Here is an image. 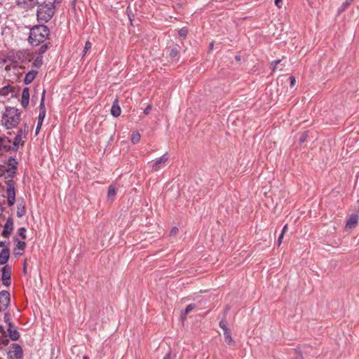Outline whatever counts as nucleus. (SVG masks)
Wrapping results in <instances>:
<instances>
[{
	"instance_id": "4d7b16f0",
	"label": "nucleus",
	"mask_w": 359,
	"mask_h": 359,
	"mask_svg": "<svg viewBox=\"0 0 359 359\" xmlns=\"http://www.w3.org/2000/svg\"><path fill=\"white\" fill-rule=\"evenodd\" d=\"M62 1V0H54L53 3H54V5L55 4H60Z\"/></svg>"
},
{
	"instance_id": "c03bdc74",
	"label": "nucleus",
	"mask_w": 359,
	"mask_h": 359,
	"mask_svg": "<svg viewBox=\"0 0 359 359\" xmlns=\"http://www.w3.org/2000/svg\"><path fill=\"white\" fill-rule=\"evenodd\" d=\"M290 86L293 87L295 84V78L293 76H290Z\"/></svg>"
},
{
	"instance_id": "ddd939ff",
	"label": "nucleus",
	"mask_w": 359,
	"mask_h": 359,
	"mask_svg": "<svg viewBox=\"0 0 359 359\" xmlns=\"http://www.w3.org/2000/svg\"><path fill=\"white\" fill-rule=\"evenodd\" d=\"M168 160V154H164L162 156L157 158L155 162L152 164L151 170L154 172L158 171L161 165Z\"/></svg>"
},
{
	"instance_id": "4be33fe9",
	"label": "nucleus",
	"mask_w": 359,
	"mask_h": 359,
	"mask_svg": "<svg viewBox=\"0 0 359 359\" xmlns=\"http://www.w3.org/2000/svg\"><path fill=\"white\" fill-rule=\"evenodd\" d=\"M16 170H12L11 168H6L5 166L4 168V170H2L1 172L0 173V177H1L4 173H7V176L6 177V179L10 178L13 179L16 175Z\"/></svg>"
},
{
	"instance_id": "473e14b6",
	"label": "nucleus",
	"mask_w": 359,
	"mask_h": 359,
	"mask_svg": "<svg viewBox=\"0 0 359 359\" xmlns=\"http://www.w3.org/2000/svg\"><path fill=\"white\" fill-rule=\"evenodd\" d=\"M26 229L25 227H20L18 230V235L21 237L22 240H25L27 238L26 234Z\"/></svg>"
},
{
	"instance_id": "0e129e2a",
	"label": "nucleus",
	"mask_w": 359,
	"mask_h": 359,
	"mask_svg": "<svg viewBox=\"0 0 359 359\" xmlns=\"http://www.w3.org/2000/svg\"><path fill=\"white\" fill-rule=\"evenodd\" d=\"M16 255L20 256L22 255V253H15Z\"/></svg>"
},
{
	"instance_id": "58836bf2",
	"label": "nucleus",
	"mask_w": 359,
	"mask_h": 359,
	"mask_svg": "<svg viewBox=\"0 0 359 359\" xmlns=\"http://www.w3.org/2000/svg\"><path fill=\"white\" fill-rule=\"evenodd\" d=\"M91 46H92V44L90 41H86V44H85V47L83 48V55H84L89 49L91 48Z\"/></svg>"
},
{
	"instance_id": "cd10ccee",
	"label": "nucleus",
	"mask_w": 359,
	"mask_h": 359,
	"mask_svg": "<svg viewBox=\"0 0 359 359\" xmlns=\"http://www.w3.org/2000/svg\"><path fill=\"white\" fill-rule=\"evenodd\" d=\"M13 91H14V87L10 86V85H7V86L3 87L0 90V95H1L3 96H6L8 95L9 93L13 92Z\"/></svg>"
},
{
	"instance_id": "412c9836",
	"label": "nucleus",
	"mask_w": 359,
	"mask_h": 359,
	"mask_svg": "<svg viewBox=\"0 0 359 359\" xmlns=\"http://www.w3.org/2000/svg\"><path fill=\"white\" fill-rule=\"evenodd\" d=\"M22 140V130H19L16 136L14 138L13 145H11V150L17 151L19 147V144Z\"/></svg>"
},
{
	"instance_id": "6e6d98bb",
	"label": "nucleus",
	"mask_w": 359,
	"mask_h": 359,
	"mask_svg": "<svg viewBox=\"0 0 359 359\" xmlns=\"http://www.w3.org/2000/svg\"><path fill=\"white\" fill-rule=\"evenodd\" d=\"M294 359H303L302 355L299 354L297 356H296Z\"/></svg>"
},
{
	"instance_id": "0eeeda50",
	"label": "nucleus",
	"mask_w": 359,
	"mask_h": 359,
	"mask_svg": "<svg viewBox=\"0 0 359 359\" xmlns=\"http://www.w3.org/2000/svg\"><path fill=\"white\" fill-rule=\"evenodd\" d=\"M11 300L10 293L7 290L0 292V311L6 310Z\"/></svg>"
},
{
	"instance_id": "f8f14e48",
	"label": "nucleus",
	"mask_w": 359,
	"mask_h": 359,
	"mask_svg": "<svg viewBox=\"0 0 359 359\" xmlns=\"http://www.w3.org/2000/svg\"><path fill=\"white\" fill-rule=\"evenodd\" d=\"M8 332V337L12 341H17L19 339L20 335L15 327L12 322H9V325L7 329Z\"/></svg>"
},
{
	"instance_id": "9b49d317",
	"label": "nucleus",
	"mask_w": 359,
	"mask_h": 359,
	"mask_svg": "<svg viewBox=\"0 0 359 359\" xmlns=\"http://www.w3.org/2000/svg\"><path fill=\"white\" fill-rule=\"evenodd\" d=\"M38 4V0H17V5L26 10L35 7Z\"/></svg>"
},
{
	"instance_id": "603ef678",
	"label": "nucleus",
	"mask_w": 359,
	"mask_h": 359,
	"mask_svg": "<svg viewBox=\"0 0 359 359\" xmlns=\"http://www.w3.org/2000/svg\"><path fill=\"white\" fill-rule=\"evenodd\" d=\"M287 230V224H285L282 229L281 233H283V235L284 236V234Z\"/></svg>"
},
{
	"instance_id": "13d9d810",
	"label": "nucleus",
	"mask_w": 359,
	"mask_h": 359,
	"mask_svg": "<svg viewBox=\"0 0 359 359\" xmlns=\"http://www.w3.org/2000/svg\"><path fill=\"white\" fill-rule=\"evenodd\" d=\"M5 245V242L0 241V248L4 247Z\"/></svg>"
},
{
	"instance_id": "a18cd8bd",
	"label": "nucleus",
	"mask_w": 359,
	"mask_h": 359,
	"mask_svg": "<svg viewBox=\"0 0 359 359\" xmlns=\"http://www.w3.org/2000/svg\"><path fill=\"white\" fill-rule=\"evenodd\" d=\"M151 109V106L150 104H149L144 110V114L145 115H147L149 114L150 111Z\"/></svg>"
},
{
	"instance_id": "20e7f679",
	"label": "nucleus",
	"mask_w": 359,
	"mask_h": 359,
	"mask_svg": "<svg viewBox=\"0 0 359 359\" xmlns=\"http://www.w3.org/2000/svg\"><path fill=\"white\" fill-rule=\"evenodd\" d=\"M45 95H46V90H43L41 95L40 105H39V114L38 116V123L36 128V134L37 135L39 132L41 127L42 126L43 121L44 120V118L46 116V109L45 107Z\"/></svg>"
},
{
	"instance_id": "79ce46f5",
	"label": "nucleus",
	"mask_w": 359,
	"mask_h": 359,
	"mask_svg": "<svg viewBox=\"0 0 359 359\" xmlns=\"http://www.w3.org/2000/svg\"><path fill=\"white\" fill-rule=\"evenodd\" d=\"M4 321L8 324V325H9V322H11L9 313L4 314Z\"/></svg>"
},
{
	"instance_id": "f03ea898",
	"label": "nucleus",
	"mask_w": 359,
	"mask_h": 359,
	"mask_svg": "<svg viewBox=\"0 0 359 359\" xmlns=\"http://www.w3.org/2000/svg\"><path fill=\"white\" fill-rule=\"evenodd\" d=\"M37 20L42 22H48L55 13V6L54 3L43 1L37 4Z\"/></svg>"
},
{
	"instance_id": "864d4df0",
	"label": "nucleus",
	"mask_w": 359,
	"mask_h": 359,
	"mask_svg": "<svg viewBox=\"0 0 359 359\" xmlns=\"http://www.w3.org/2000/svg\"><path fill=\"white\" fill-rule=\"evenodd\" d=\"M171 351H169L163 359H170Z\"/></svg>"
},
{
	"instance_id": "f704fd0d",
	"label": "nucleus",
	"mask_w": 359,
	"mask_h": 359,
	"mask_svg": "<svg viewBox=\"0 0 359 359\" xmlns=\"http://www.w3.org/2000/svg\"><path fill=\"white\" fill-rule=\"evenodd\" d=\"M188 34V29L187 27H182L178 30V34L180 36L186 38Z\"/></svg>"
},
{
	"instance_id": "774afa93",
	"label": "nucleus",
	"mask_w": 359,
	"mask_h": 359,
	"mask_svg": "<svg viewBox=\"0 0 359 359\" xmlns=\"http://www.w3.org/2000/svg\"><path fill=\"white\" fill-rule=\"evenodd\" d=\"M14 240H15V241H18V238H15V237H14Z\"/></svg>"
},
{
	"instance_id": "c9c22d12",
	"label": "nucleus",
	"mask_w": 359,
	"mask_h": 359,
	"mask_svg": "<svg viewBox=\"0 0 359 359\" xmlns=\"http://www.w3.org/2000/svg\"><path fill=\"white\" fill-rule=\"evenodd\" d=\"M15 201V196H7V202L8 206H13Z\"/></svg>"
},
{
	"instance_id": "49530a36",
	"label": "nucleus",
	"mask_w": 359,
	"mask_h": 359,
	"mask_svg": "<svg viewBox=\"0 0 359 359\" xmlns=\"http://www.w3.org/2000/svg\"><path fill=\"white\" fill-rule=\"evenodd\" d=\"M0 334H1V336H2V337H7V334L6 333V331L4 328V327L1 326V325H0Z\"/></svg>"
},
{
	"instance_id": "6ab92c4d",
	"label": "nucleus",
	"mask_w": 359,
	"mask_h": 359,
	"mask_svg": "<svg viewBox=\"0 0 359 359\" xmlns=\"http://www.w3.org/2000/svg\"><path fill=\"white\" fill-rule=\"evenodd\" d=\"M37 74L38 71L36 70H31L29 72H27L24 78V83L26 85L31 83L34 81Z\"/></svg>"
},
{
	"instance_id": "7c9ffc66",
	"label": "nucleus",
	"mask_w": 359,
	"mask_h": 359,
	"mask_svg": "<svg viewBox=\"0 0 359 359\" xmlns=\"http://www.w3.org/2000/svg\"><path fill=\"white\" fill-rule=\"evenodd\" d=\"M116 195V187L113 185H110L108 189L107 196L109 198L114 197Z\"/></svg>"
},
{
	"instance_id": "a211bd4d",
	"label": "nucleus",
	"mask_w": 359,
	"mask_h": 359,
	"mask_svg": "<svg viewBox=\"0 0 359 359\" xmlns=\"http://www.w3.org/2000/svg\"><path fill=\"white\" fill-rule=\"evenodd\" d=\"M166 50L167 52L168 53L169 57L171 58H175L179 55L181 50V47L177 44H175L172 46L168 47Z\"/></svg>"
},
{
	"instance_id": "052dcab7",
	"label": "nucleus",
	"mask_w": 359,
	"mask_h": 359,
	"mask_svg": "<svg viewBox=\"0 0 359 359\" xmlns=\"http://www.w3.org/2000/svg\"><path fill=\"white\" fill-rule=\"evenodd\" d=\"M213 48V43H210V49H212Z\"/></svg>"
},
{
	"instance_id": "9d476101",
	"label": "nucleus",
	"mask_w": 359,
	"mask_h": 359,
	"mask_svg": "<svg viewBox=\"0 0 359 359\" xmlns=\"http://www.w3.org/2000/svg\"><path fill=\"white\" fill-rule=\"evenodd\" d=\"M13 230V219L12 217H9L7 219V221L4 226V229L2 231L1 235L4 238H8L12 231Z\"/></svg>"
},
{
	"instance_id": "dca6fc26",
	"label": "nucleus",
	"mask_w": 359,
	"mask_h": 359,
	"mask_svg": "<svg viewBox=\"0 0 359 359\" xmlns=\"http://www.w3.org/2000/svg\"><path fill=\"white\" fill-rule=\"evenodd\" d=\"M29 102V89L25 87L22 90L21 104L24 108H27Z\"/></svg>"
},
{
	"instance_id": "4c0bfd02",
	"label": "nucleus",
	"mask_w": 359,
	"mask_h": 359,
	"mask_svg": "<svg viewBox=\"0 0 359 359\" xmlns=\"http://www.w3.org/2000/svg\"><path fill=\"white\" fill-rule=\"evenodd\" d=\"M219 327L223 330L224 332L225 330H229V327H227V323L224 318L219 322Z\"/></svg>"
},
{
	"instance_id": "2eb2a0df",
	"label": "nucleus",
	"mask_w": 359,
	"mask_h": 359,
	"mask_svg": "<svg viewBox=\"0 0 359 359\" xmlns=\"http://www.w3.org/2000/svg\"><path fill=\"white\" fill-rule=\"evenodd\" d=\"M359 219L358 215L357 214H352L349 217L348 219L346 222V229H353L358 224V222Z\"/></svg>"
},
{
	"instance_id": "338daca9",
	"label": "nucleus",
	"mask_w": 359,
	"mask_h": 359,
	"mask_svg": "<svg viewBox=\"0 0 359 359\" xmlns=\"http://www.w3.org/2000/svg\"><path fill=\"white\" fill-rule=\"evenodd\" d=\"M236 60H240V57H239L238 56H236Z\"/></svg>"
},
{
	"instance_id": "b1692460",
	"label": "nucleus",
	"mask_w": 359,
	"mask_h": 359,
	"mask_svg": "<svg viewBox=\"0 0 359 359\" xmlns=\"http://www.w3.org/2000/svg\"><path fill=\"white\" fill-rule=\"evenodd\" d=\"M196 307V304H189V305L186 307V309H185L183 313H182V314H181V316H180L181 319H182V320H184L186 319V318H187V314H188L191 311L194 310Z\"/></svg>"
},
{
	"instance_id": "1a4fd4ad",
	"label": "nucleus",
	"mask_w": 359,
	"mask_h": 359,
	"mask_svg": "<svg viewBox=\"0 0 359 359\" xmlns=\"http://www.w3.org/2000/svg\"><path fill=\"white\" fill-rule=\"evenodd\" d=\"M11 151V140L7 137H0V155Z\"/></svg>"
},
{
	"instance_id": "37998d69",
	"label": "nucleus",
	"mask_w": 359,
	"mask_h": 359,
	"mask_svg": "<svg viewBox=\"0 0 359 359\" xmlns=\"http://www.w3.org/2000/svg\"><path fill=\"white\" fill-rule=\"evenodd\" d=\"M177 231H178V229L177 227H173L170 232V235L175 236L177 234Z\"/></svg>"
},
{
	"instance_id": "423d86ee",
	"label": "nucleus",
	"mask_w": 359,
	"mask_h": 359,
	"mask_svg": "<svg viewBox=\"0 0 359 359\" xmlns=\"http://www.w3.org/2000/svg\"><path fill=\"white\" fill-rule=\"evenodd\" d=\"M1 280L3 285L6 287L10 286L11 283V267L8 265H5L1 269Z\"/></svg>"
},
{
	"instance_id": "3c124183",
	"label": "nucleus",
	"mask_w": 359,
	"mask_h": 359,
	"mask_svg": "<svg viewBox=\"0 0 359 359\" xmlns=\"http://www.w3.org/2000/svg\"><path fill=\"white\" fill-rule=\"evenodd\" d=\"M280 62H281V60H273V61L271 62V65H275L277 66V65L280 63Z\"/></svg>"
},
{
	"instance_id": "5fc2aeb1",
	"label": "nucleus",
	"mask_w": 359,
	"mask_h": 359,
	"mask_svg": "<svg viewBox=\"0 0 359 359\" xmlns=\"http://www.w3.org/2000/svg\"><path fill=\"white\" fill-rule=\"evenodd\" d=\"M271 70H272V72H274L277 68V66L273 65H271Z\"/></svg>"
},
{
	"instance_id": "bf43d9fd",
	"label": "nucleus",
	"mask_w": 359,
	"mask_h": 359,
	"mask_svg": "<svg viewBox=\"0 0 359 359\" xmlns=\"http://www.w3.org/2000/svg\"><path fill=\"white\" fill-rule=\"evenodd\" d=\"M4 165L0 164V171L1 172L4 170Z\"/></svg>"
},
{
	"instance_id": "f257e3e1",
	"label": "nucleus",
	"mask_w": 359,
	"mask_h": 359,
	"mask_svg": "<svg viewBox=\"0 0 359 359\" xmlns=\"http://www.w3.org/2000/svg\"><path fill=\"white\" fill-rule=\"evenodd\" d=\"M49 34L50 30L46 25H35L30 29L28 41L32 46H37L43 43Z\"/></svg>"
},
{
	"instance_id": "4468645a",
	"label": "nucleus",
	"mask_w": 359,
	"mask_h": 359,
	"mask_svg": "<svg viewBox=\"0 0 359 359\" xmlns=\"http://www.w3.org/2000/svg\"><path fill=\"white\" fill-rule=\"evenodd\" d=\"M110 112H111V114L114 116V117H118L121 114V107L118 104V97H116L115 98V100H114L113 103H112V106H111V110H110Z\"/></svg>"
},
{
	"instance_id": "2f4dec72",
	"label": "nucleus",
	"mask_w": 359,
	"mask_h": 359,
	"mask_svg": "<svg viewBox=\"0 0 359 359\" xmlns=\"http://www.w3.org/2000/svg\"><path fill=\"white\" fill-rule=\"evenodd\" d=\"M140 140V135L138 132L133 133L131 137V141L133 144H137Z\"/></svg>"
},
{
	"instance_id": "c85d7f7f",
	"label": "nucleus",
	"mask_w": 359,
	"mask_h": 359,
	"mask_svg": "<svg viewBox=\"0 0 359 359\" xmlns=\"http://www.w3.org/2000/svg\"><path fill=\"white\" fill-rule=\"evenodd\" d=\"M43 65V56L37 55L32 62V67L36 68H39Z\"/></svg>"
},
{
	"instance_id": "c756f323",
	"label": "nucleus",
	"mask_w": 359,
	"mask_h": 359,
	"mask_svg": "<svg viewBox=\"0 0 359 359\" xmlns=\"http://www.w3.org/2000/svg\"><path fill=\"white\" fill-rule=\"evenodd\" d=\"M353 1V0H346L345 2L339 8L338 12L341 13L346 10Z\"/></svg>"
},
{
	"instance_id": "7ed1b4c3",
	"label": "nucleus",
	"mask_w": 359,
	"mask_h": 359,
	"mask_svg": "<svg viewBox=\"0 0 359 359\" xmlns=\"http://www.w3.org/2000/svg\"><path fill=\"white\" fill-rule=\"evenodd\" d=\"M2 121H4L6 128H15L20 121V112L17 108L6 107Z\"/></svg>"
},
{
	"instance_id": "a19ab883",
	"label": "nucleus",
	"mask_w": 359,
	"mask_h": 359,
	"mask_svg": "<svg viewBox=\"0 0 359 359\" xmlns=\"http://www.w3.org/2000/svg\"><path fill=\"white\" fill-rule=\"evenodd\" d=\"M20 130H22V134L24 133L25 137L27 135L28 131H29L28 125L27 123H25L23 128H21Z\"/></svg>"
},
{
	"instance_id": "de8ad7c7",
	"label": "nucleus",
	"mask_w": 359,
	"mask_h": 359,
	"mask_svg": "<svg viewBox=\"0 0 359 359\" xmlns=\"http://www.w3.org/2000/svg\"><path fill=\"white\" fill-rule=\"evenodd\" d=\"M283 238V233H280L278 238V241H277L278 246H280V244L282 243Z\"/></svg>"
},
{
	"instance_id": "6e6552de",
	"label": "nucleus",
	"mask_w": 359,
	"mask_h": 359,
	"mask_svg": "<svg viewBox=\"0 0 359 359\" xmlns=\"http://www.w3.org/2000/svg\"><path fill=\"white\" fill-rule=\"evenodd\" d=\"M28 55V53L25 50H19L15 54L11 55L9 57V60L13 63H22L27 60V56Z\"/></svg>"
},
{
	"instance_id": "a878e982",
	"label": "nucleus",
	"mask_w": 359,
	"mask_h": 359,
	"mask_svg": "<svg viewBox=\"0 0 359 359\" xmlns=\"http://www.w3.org/2000/svg\"><path fill=\"white\" fill-rule=\"evenodd\" d=\"M224 341L225 342L229 344V345H232L234 344V341L233 340V338L231 337V330H225L224 332Z\"/></svg>"
},
{
	"instance_id": "680f3d73",
	"label": "nucleus",
	"mask_w": 359,
	"mask_h": 359,
	"mask_svg": "<svg viewBox=\"0 0 359 359\" xmlns=\"http://www.w3.org/2000/svg\"><path fill=\"white\" fill-rule=\"evenodd\" d=\"M229 307H226V308L225 309V311H224L225 313H226L228 312V311H229Z\"/></svg>"
},
{
	"instance_id": "bb28decb",
	"label": "nucleus",
	"mask_w": 359,
	"mask_h": 359,
	"mask_svg": "<svg viewBox=\"0 0 359 359\" xmlns=\"http://www.w3.org/2000/svg\"><path fill=\"white\" fill-rule=\"evenodd\" d=\"M7 164L8 165V168H11L12 170L18 169V163L17 161L12 156H10L8 159Z\"/></svg>"
},
{
	"instance_id": "39448f33",
	"label": "nucleus",
	"mask_w": 359,
	"mask_h": 359,
	"mask_svg": "<svg viewBox=\"0 0 359 359\" xmlns=\"http://www.w3.org/2000/svg\"><path fill=\"white\" fill-rule=\"evenodd\" d=\"M8 359H22L23 351L18 344H13L11 346V350L7 353Z\"/></svg>"
},
{
	"instance_id": "5701e85b",
	"label": "nucleus",
	"mask_w": 359,
	"mask_h": 359,
	"mask_svg": "<svg viewBox=\"0 0 359 359\" xmlns=\"http://www.w3.org/2000/svg\"><path fill=\"white\" fill-rule=\"evenodd\" d=\"M26 214V208L24 202L19 203L17 206V216L22 217Z\"/></svg>"
},
{
	"instance_id": "8fccbe9b",
	"label": "nucleus",
	"mask_w": 359,
	"mask_h": 359,
	"mask_svg": "<svg viewBox=\"0 0 359 359\" xmlns=\"http://www.w3.org/2000/svg\"><path fill=\"white\" fill-rule=\"evenodd\" d=\"M274 2H275V5H276L278 8H281V5H280V4H281V2H282V0H275V1H274Z\"/></svg>"
},
{
	"instance_id": "e2e57ef3",
	"label": "nucleus",
	"mask_w": 359,
	"mask_h": 359,
	"mask_svg": "<svg viewBox=\"0 0 359 359\" xmlns=\"http://www.w3.org/2000/svg\"><path fill=\"white\" fill-rule=\"evenodd\" d=\"M83 359H89V358H88V356H87V355H84V356L83 357Z\"/></svg>"
},
{
	"instance_id": "e433bc0d",
	"label": "nucleus",
	"mask_w": 359,
	"mask_h": 359,
	"mask_svg": "<svg viewBox=\"0 0 359 359\" xmlns=\"http://www.w3.org/2000/svg\"><path fill=\"white\" fill-rule=\"evenodd\" d=\"M308 136H309V132H308V131H304V132L302 134V135L300 136V137H299V142H300V143H303V142H304L306 140V139H307Z\"/></svg>"
},
{
	"instance_id": "69168bd1",
	"label": "nucleus",
	"mask_w": 359,
	"mask_h": 359,
	"mask_svg": "<svg viewBox=\"0 0 359 359\" xmlns=\"http://www.w3.org/2000/svg\"><path fill=\"white\" fill-rule=\"evenodd\" d=\"M17 94H15L14 95H12L13 97H17Z\"/></svg>"
},
{
	"instance_id": "72a5a7b5",
	"label": "nucleus",
	"mask_w": 359,
	"mask_h": 359,
	"mask_svg": "<svg viewBox=\"0 0 359 359\" xmlns=\"http://www.w3.org/2000/svg\"><path fill=\"white\" fill-rule=\"evenodd\" d=\"M25 248H26L25 242H24L22 241H18V243L16 244L15 250V249H18V250H20L22 251H24Z\"/></svg>"
},
{
	"instance_id": "f3484780",
	"label": "nucleus",
	"mask_w": 359,
	"mask_h": 359,
	"mask_svg": "<svg viewBox=\"0 0 359 359\" xmlns=\"http://www.w3.org/2000/svg\"><path fill=\"white\" fill-rule=\"evenodd\" d=\"M10 257V249L8 248H4L2 249L0 253V264L4 265L6 264Z\"/></svg>"
},
{
	"instance_id": "393cba45",
	"label": "nucleus",
	"mask_w": 359,
	"mask_h": 359,
	"mask_svg": "<svg viewBox=\"0 0 359 359\" xmlns=\"http://www.w3.org/2000/svg\"><path fill=\"white\" fill-rule=\"evenodd\" d=\"M52 46V44L50 42H48V43H43L39 48V50H37L36 52V54L38 55H43V54H44L47 50L48 49H49L50 47Z\"/></svg>"
},
{
	"instance_id": "09e8293b",
	"label": "nucleus",
	"mask_w": 359,
	"mask_h": 359,
	"mask_svg": "<svg viewBox=\"0 0 359 359\" xmlns=\"http://www.w3.org/2000/svg\"><path fill=\"white\" fill-rule=\"evenodd\" d=\"M22 272L25 275L27 273V260L25 259L23 263Z\"/></svg>"
},
{
	"instance_id": "ea45409f",
	"label": "nucleus",
	"mask_w": 359,
	"mask_h": 359,
	"mask_svg": "<svg viewBox=\"0 0 359 359\" xmlns=\"http://www.w3.org/2000/svg\"><path fill=\"white\" fill-rule=\"evenodd\" d=\"M6 337H7L0 336V345H1V344H4L5 346L8 345L9 341Z\"/></svg>"
},
{
	"instance_id": "aec40b11",
	"label": "nucleus",
	"mask_w": 359,
	"mask_h": 359,
	"mask_svg": "<svg viewBox=\"0 0 359 359\" xmlns=\"http://www.w3.org/2000/svg\"><path fill=\"white\" fill-rule=\"evenodd\" d=\"M6 183L7 196H15V182L10 180L6 181Z\"/></svg>"
}]
</instances>
